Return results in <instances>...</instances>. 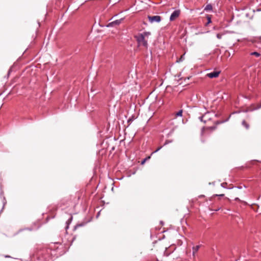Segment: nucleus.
I'll return each instance as SVG.
<instances>
[{
  "instance_id": "obj_4",
  "label": "nucleus",
  "mask_w": 261,
  "mask_h": 261,
  "mask_svg": "<svg viewBox=\"0 0 261 261\" xmlns=\"http://www.w3.org/2000/svg\"><path fill=\"white\" fill-rule=\"evenodd\" d=\"M149 21L151 23H153V22H159L161 20V17L160 16L155 15V16H148V17Z\"/></svg>"
},
{
  "instance_id": "obj_20",
  "label": "nucleus",
  "mask_w": 261,
  "mask_h": 261,
  "mask_svg": "<svg viewBox=\"0 0 261 261\" xmlns=\"http://www.w3.org/2000/svg\"><path fill=\"white\" fill-rule=\"evenodd\" d=\"M216 196H220V197H222V196H224V194H220V195H217L216 194Z\"/></svg>"
},
{
  "instance_id": "obj_21",
  "label": "nucleus",
  "mask_w": 261,
  "mask_h": 261,
  "mask_svg": "<svg viewBox=\"0 0 261 261\" xmlns=\"http://www.w3.org/2000/svg\"><path fill=\"white\" fill-rule=\"evenodd\" d=\"M4 257H5V258H11V257L10 256H9V255H5V256H4Z\"/></svg>"
},
{
  "instance_id": "obj_9",
  "label": "nucleus",
  "mask_w": 261,
  "mask_h": 261,
  "mask_svg": "<svg viewBox=\"0 0 261 261\" xmlns=\"http://www.w3.org/2000/svg\"><path fill=\"white\" fill-rule=\"evenodd\" d=\"M250 54L251 56H255L256 57H259L260 56V54L259 53L256 51L252 52Z\"/></svg>"
},
{
  "instance_id": "obj_6",
  "label": "nucleus",
  "mask_w": 261,
  "mask_h": 261,
  "mask_svg": "<svg viewBox=\"0 0 261 261\" xmlns=\"http://www.w3.org/2000/svg\"><path fill=\"white\" fill-rule=\"evenodd\" d=\"M123 19V18H121V19H118V20H116L115 21H113L109 23L107 25V27H113L114 25H119V24H120L121 23V22H122Z\"/></svg>"
},
{
  "instance_id": "obj_22",
  "label": "nucleus",
  "mask_w": 261,
  "mask_h": 261,
  "mask_svg": "<svg viewBox=\"0 0 261 261\" xmlns=\"http://www.w3.org/2000/svg\"><path fill=\"white\" fill-rule=\"evenodd\" d=\"M220 123H221V122H219V121H216V122H215V123H216V124H220Z\"/></svg>"
},
{
  "instance_id": "obj_10",
  "label": "nucleus",
  "mask_w": 261,
  "mask_h": 261,
  "mask_svg": "<svg viewBox=\"0 0 261 261\" xmlns=\"http://www.w3.org/2000/svg\"><path fill=\"white\" fill-rule=\"evenodd\" d=\"M182 110H179L178 112L175 114L176 117H181L182 115Z\"/></svg>"
},
{
  "instance_id": "obj_1",
  "label": "nucleus",
  "mask_w": 261,
  "mask_h": 261,
  "mask_svg": "<svg viewBox=\"0 0 261 261\" xmlns=\"http://www.w3.org/2000/svg\"><path fill=\"white\" fill-rule=\"evenodd\" d=\"M150 34L149 32H144L136 35L135 37L137 41L138 46L147 48L148 41Z\"/></svg>"
},
{
  "instance_id": "obj_7",
  "label": "nucleus",
  "mask_w": 261,
  "mask_h": 261,
  "mask_svg": "<svg viewBox=\"0 0 261 261\" xmlns=\"http://www.w3.org/2000/svg\"><path fill=\"white\" fill-rule=\"evenodd\" d=\"M200 247V245H196L192 247V254L194 257L195 256L196 253L197 252Z\"/></svg>"
},
{
  "instance_id": "obj_14",
  "label": "nucleus",
  "mask_w": 261,
  "mask_h": 261,
  "mask_svg": "<svg viewBox=\"0 0 261 261\" xmlns=\"http://www.w3.org/2000/svg\"><path fill=\"white\" fill-rule=\"evenodd\" d=\"M222 35L221 34H217L216 36L218 39H220L222 38Z\"/></svg>"
},
{
  "instance_id": "obj_23",
  "label": "nucleus",
  "mask_w": 261,
  "mask_h": 261,
  "mask_svg": "<svg viewBox=\"0 0 261 261\" xmlns=\"http://www.w3.org/2000/svg\"><path fill=\"white\" fill-rule=\"evenodd\" d=\"M237 188H238V189H241V188H242V187H237Z\"/></svg>"
},
{
  "instance_id": "obj_25",
  "label": "nucleus",
  "mask_w": 261,
  "mask_h": 261,
  "mask_svg": "<svg viewBox=\"0 0 261 261\" xmlns=\"http://www.w3.org/2000/svg\"><path fill=\"white\" fill-rule=\"evenodd\" d=\"M147 158V160H148L149 159H150V156H148V158Z\"/></svg>"
},
{
  "instance_id": "obj_15",
  "label": "nucleus",
  "mask_w": 261,
  "mask_h": 261,
  "mask_svg": "<svg viewBox=\"0 0 261 261\" xmlns=\"http://www.w3.org/2000/svg\"><path fill=\"white\" fill-rule=\"evenodd\" d=\"M163 147V146H160L159 147H158L154 151H153L152 152V153H155V152H157L158 151H159Z\"/></svg>"
},
{
  "instance_id": "obj_2",
  "label": "nucleus",
  "mask_w": 261,
  "mask_h": 261,
  "mask_svg": "<svg viewBox=\"0 0 261 261\" xmlns=\"http://www.w3.org/2000/svg\"><path fill=\"white\" fill-rule=\"evenodd\" d=\"M213 116H216V115L214 113L207 112H205L202 116H200L199 117V119L200 121L205 123L206 121L211 120L213 118Z\"/></svg>"
},
{
  "instance_id": "obj_5",
  "label": "nucleus",
  "mask_w": 261,
  "mask_h": 261,
  "mask_svg": "<svg viewBox=\"0 0 261 261\" xmlns=\"http://www.w3.org/2000/svg\"><path fill=\"white\" fill-rule=\"evenodd\" d=\"M220 71H215L207 73L206 76L209 78H211V79L215 78V77H218L219 76V75L220 74Z\"/></svg>"
},
{
  "instance_id": "obj_18",
  "label": "nucleus",
  "mask_w": 261,
  "mask_h": 261,
  "mask_svg": "<svg viewBox=\"0 0 261 261\" xmlns=\"http://www.w3.org/2000/svg\"><path fill=\"white\" fill-rule=\"evenodd\" d=\"M146 160H147V158L144 159L142 161V162H141V164H142V165H143V164L145 163V162H146Z\"/></svg>"
},
{
  "instance_id": "obj_3",
  "label": "nucleus",
  "mask_w": 261,
  "mask_h": 261,
  "mask_svg": "<svg viewBox=\"0 0 261 261\" xmlns=\"http://www.w3.org/2000/svg\"><path fill=\"white\" fill-rule=\"evenodd\" d=\"M180 14V10H176L174 11L171 14L170 17V20L171 21L174 20L176 19L177 17H179V15Z\"/></svg>"
},
{
  "instance_id": "obj_12",
  "label": "nucleus",
  "mask_w": 261,
  "mask_h": 261,
  "mask_svg": "<svg viewBox=\"0 0 261 261\" xmlns=\"http://www.w3.org/2000/svg\"><path fill=\"white\" fill-rule=\"evenodd\" d=\"M242 124L244 126H245L246 127V128H249V125L246 122V121L245 120L243 121Z\"/></svg>"
},
{
  "instance_id": "obj_17",
  "label": "nucleus",
  "mask_w": 261,
  "mask_h": 261,
  "mask_svg": "<svg viewBox=\"0 0 261 261\" xmlns=\"http://www.w3.org/2000/svg\"><path fill=\"white\" fill-rule=\"evenodd\" d=\"M171 141L166 140V142H165L164 144V146L166 145L167 144H169V143H171Z\"/></svg>"
},
{
  "instance_id": "obj_8",
  "label": "nucleus",
  "mask_w": 261,
  "mask_h": 261,
  "mask_svg": "<svg viewBox=\"0 0 261 261\" xmlns=\"http://www.w3.org/2000/svg\"><path fill=\"white\" fill-rule=\"evenodd\" d=\"M212 6L210 4L209 5H207L206 6V7H205L204 8V10H206V11H208V10H212Z\"/></svg>"
},
{
  "instance_id": "obj_11",
  "label": "nucleus",
  "mask_w": 261,
  "mask_h": 261,
  "mask_svg": "<svg viewBox=\"0 0 261 261\" xmlns=\"http://www.w3.org/2000/svg\"><path fill=\"white\" fill-rule=\"evenodd\" d=\"M206 128L209 129V130H215L216 128V125H213L212 126H209V127H207Z\"/></svg>"
},
{
  "instance_id": "obj_24",
  "label": "nucleus",
  "mask_w": 261,
  "mask_h": 261,
  "mask_svg": "<svg viewBox=\"0 0 261 261\" xmlns=\"http://www.w3.org/2000/svg\"><path fill=\"white\" fill-rule=\"evenodd\" d=\"M147 158V160H148L149 159H150V156H148V158Z\"/></svg>"
},
{
  "instance_id": "obj_13",
  "label": "nucleus",
  "mask_w": 261,
  "mask_h": 261,
  "mask_svg": "<svg viewBox=\"0 0 261 261\" xmlns=\"http://www.w3.org/2000/svg\"><path fill=\"white\" fill-rule=\"evenodd\" d=\"M184 55H183L181 56V57L179 58L178 60L177 61V62H182L184 60Z\"/></svg>"
},
{
  "instance_id": "obj_19",
  "label": "nucleus",
  "mask_w": 261,
  "mask_h": 261,
  "mask_svg": "<svg viewBox=\"0 0 261 261\" xmlns=\"http://www.w3.org/2000/svg\"><path fill=\"white\" fill-rule=\"evenodd\" d=\"M234 200H236V201H241V200L239 198H238V197L235 198Z\"/></svg>"
},
{
  "instance_id": "obj_26",
  "label": "nucleus",
  "mask_w": 261,
  "mask_h": 261,
  "mask_svg": "<svg viewBox=\"0 0 261 261\" xmlns=\"http://www.w3.org/2000/svg\"><path fill=\"white\" fill-rule=\"evenodd\" d=\"M260 107H261V105L259 106V108H260Z\"/></svg>"
},
{
  "instance_id": "obj_16",
  "label": "nucleus",
  "mask_w": 261,
  "mask_h": 261,
  "mask_svg": "<svg viewBox=\"0 0 261 261\" xmlns=\"http://www.w3.org/2000/svg\"><path fill=\"white\" fill-rule=\"evenodd\" d=\"M227 185L226 182H223L221 184V186L223 188H226V185Z\"/></svg>"
}]
</instances>
